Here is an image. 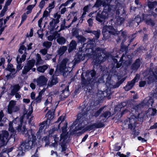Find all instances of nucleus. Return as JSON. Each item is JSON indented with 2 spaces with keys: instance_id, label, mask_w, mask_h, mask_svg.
I'll list each match as a JSON object with an SVG mask.
<instances>
[{
  "instance_id": "obj_53",
  "label": "nucleus",
  "mask_w": 157,
  "mask_h": 157,
  "mask_svg": "<svg viewBox=\"0 0 157 157\" xmlns=\"http://www.w3.org/2000/svg\"><path fill=\"white\" fill-rule=\"evenodd\" d=\"M68 60L69 59L67 58H64L62 60L61 63L65 66H66L67 64V62L68 61Z\"/></svg>"
},
{
  "instance_id": "obj_37",
  "label": "nucleus",
  "mask_w": 157,
  "mask_h": 157,
  "mask_svg": "<svg viewBox=\"0 0 157 157\" xmlns=\"http://www.w3.org/2000/svg\"><path fill=\"white\" fill-rule=\"evenodd\" d=\"M102 1L101 0H97L94 5V7L98 8L102 5Z\"/></svg>"
},
{
  "instance_id": "obj_64",
  "label": "nucleus",
  "mask_w": 157,
  "mask_h": 157,
  "mask_svg": "<svg viewBox=\"0 0 157 157\" xmlns=\"http://www.w3.org/2000/svg\"><path fill=\"white\" fill-rule=\"evenodd\" d=\"M112 64L113 66H114L115 64L118 62V61L117 59L113 57L112 58Z\"/></svg>"
},
{
  "instance_id": "obj_35",
  "label": "nucleus",
  "mask_w": 157,
  "mask_h": 157,
  "mask_svg": "<svg viewBox=\"0 0 157 157\" xmlns=\"http://www.w3.org/2000/svg\"><path fill=\"white\" fill-rule=\"evenodd\" d=\"M67 138V136L66 133H62L60 136V140H62V142H64Z\"/></svg>"
},
{
  "instance_id": "obj_44",
  "label": "nucleus",
  "mask_w": 157,
  "mask_h": 157,
  "mask_svg": "<svg viewBox=\"0 0 157 157\" xmlns=\"http://www.w3.org/2000/svg\"><path fill=\"white\" fill-rule=\"evenodd\" d=\"M79 29H75V30H73L72 31V35L75 36L76 38L79 36Z\"/></svg>"
},
{
  "instance_id": "obj_47",
  "label": "nucleus",
  "mask_w": 157,
  "mask_h": 157,
  "mask_svg": "<svg viewBox=\"0 0 157 157\" xmlns=\"http://www.w3.org/2000/svg\"><path fill=\"white\" fill-rule=\"evenodd\" d=\"M122 108V107L120 104L115 107V111L116 112L120 111Z\"/></svg>"
},
{
  "instance_id": "obj_10",
  "label": "nucleus",
  "mask_w": 157,
  "mask_h": 157,
  "mask_svg": "<svg viewBox=\"0 0 157 157\" xmlns=\"http://www.w3.org/2000/svg\"><path fill=\"white\" fill-rule=\"evenodd\" d=\"M16 103L13 100L10 101L8 106L7 111L9 114H11L13 112H16L18 111L20 109L19 107L15 105Z\"/></svg>"
},
{
  "instance_id": "obj_41",
  "label": "nucleus",
  "mask_w": 157,
  "mask_h": 157,
  "mask_svg": "<svg viewBox=\"0 0 157 157\" xmlns=\"http://www.w3.org/2000/svg\"><path fill=\"white\" fill-rule=\"evenodd\" d=\"M62 152L65 151L67 149V146L66 143L62 142L61 145Z\"/></svg>"
},
{
  "instance_id": "obj_49",
  "label": "nucleus",
  "mask_w": 157,
  "mask_h": 157,
  "mask_svg": "<svg viewBox=\"0 0 157 157\" xmlns=\"http://www.w3.org/2000/svg\"><path fill=\"white\" fill-rule=\"evenodd\" d=\"M128 49V48L127 46L124 45V43L122 44H121V46L120 50L122 52L126 51Z\"/></svg>"
},
{
  "instance_id": "obj_34",
  "label": "nucleus",
  "mask_w": 157,
  "mask_h": 157,
  "mask_svg": "<svg viewBox=\"0 0 157 157\" xmlns=\"http://www.w3.org/2000/svg\"><path fill=\"white\" fill-rule=\"evenodd\" d=\"M67 122L66 121L64 123V125L61 128L62 133H66L67 132Z\"/></svg>"
},
{
  "instance_id": "obj_31",
  "label": "nucleus",
  "mask_w": 157,
  "mask_h": 157,
  "mask_svg": "<svg viewBox=\"0 0 157 157\" xmlns=\"http://www.w3.org/2000/svg\"><path fill=\"white\" fill-rule=\"evenodd\" d=\"M78 42L81 43V44L84 43V42L86 41V38L81 35H79L76 38Z\"/></svg>"
},
{
  "instance_id": "obj_1",
  "label": "nucleus",
  "mask_w": 157,
  "mask_h": 157,
  "mask_svg": "<svg viewBox=\"0 0 157 157\" xmlns=\"http://www.w3.org/2000/svg\"><path fill=\"white\" fill-rule=\"evenodd\" d=\"M96 72L94 69L87 70L86 72H82L81 75V83L83 86L87 87L86 91L92 93V90L98 83L96 77Z\"/></svg>"
},
{
  "instance_id": "obj_17",
  "label": "nucleus",
  "mask_w": 157,
  "mask_h": 157,
  "mask_svg": "<svg viewBox=\"0 0 157 157\" xmlns=\"http://www.w3.org/2000/svg\"><path fill=\"white\" fill-rule=\"evenodd\" d=\"M135 82L133 80L128 81L126 86L124 87V88L126 91H128L131 90L135 85Z\"/></svg>"
},
{
  "instance_id": "obj_36",
  "label": "nucleus",
  "mask_w": 157,
  "mask_h": 157,
  "mask_svg": "<svg viewBox=\"0 0 157 157\" xmlns=\"http://www.w3.org/2000/svg\"><path fill=\"white\" fill-rule=\"evenodd\" d=\"M66 68V66H65L62 64H60L59 67V70L60 72H65Z\"/></svg>"
},
{
  "instance_id": "obj_14",
  "label": "nucleus",
  "mask_w": 157,
  "mask_h": 157,
  "mask_svg": "<svg viewBox=\"0 0 157 157\" xmlns=\"http://www.w3.org/2000/svg\"><path fill=\"white\" fill-rule=\"evenodd\" d=\"M48 80L44 75H41L37 79L36 82L37 85L41 87L46 85Z\"/></svg>"
},
{
  "instance_id": "obj_9",
  "label": "nucleus",
  "mask_w": 157,
  "mask_h": 157,
  "mask_svg": "<svg viewBox=\"0 0 157 157\" xmlns=\"http://www.w3.org/2000/svg\"><path fill=\"white\" fill-rule=\"evenodd\" d=\"M151 15L144 14L142 15V19L146 25L153 27L155 25V23Z\"/></svg>"
},
{
  "instance_id": "obj_16",
  "label": "nucleus",
  "mask_w": 157,
  "mask_h": 157,
  "mask_svg": "<svg viewBox=\"0 0 157 157\" xmlns=\"http://www.w3.org/2000/svg\"><path fill=\"white\" fill-rule=\"evenodd\" d=\"M77 45L76 42L75 40H72L69 45L68 49V52L70 53L74 50H75L76 48Z\"/></svg>"
},
{
  "instance_id": "obj_63",
  "label": "nucleus",
  "mask_w": 157,
  "mask_h": 157,
  "mask_svg": "<svg viewBox=\"0 0 157 157\" xmlns=\"http://www.w3.org/2000/svg\"><path fill=\"white\" fill-rule=\"evenodd\" d=\"M146 84V82L145 81H141L139 82V86L140 87H144Z\"/></svg>"
},
{
  "instance_id": "obj_8",
  "label": "nucleus",
  "mask_w": 157,
  "mask_h": 157,
  "mask_svg": "<svg viewBox=\"0 0 157 157\" xmlns=\"http://www.w3.org/2000/svg\"><path fill=\"white\" fill-rule=\"evenodd\" d=\"M61 15L60 14H58L57 13H56L54 15V17L55 18H56V19H54L52 18V21L49 23L51 31H53L55 29L56 30L59 27L58 26H57V27L55 28V27L56 26L57 24L59 22V19Z\"/></svg>"
},
{
  "instance_id": "obj_12",
  "label": "nucleus",
  "mask_w": 157,
  "mask_h": 157,
  "mask_svg": "<svg viewBox=\"0 0 157 157\" xmlns=\"http://www.w3.org/2000/svg\"><path fill=\"white\" fill-rule=\"evenodd\" d=\"M104 126L105 124L103 123L99 122L98 123H94L88 125L86 127L88 131H90L91 130L94 131L96 128H101Z\"/></svg>"
},
{
  "instance_id": "obj_4",
  "label": "nucleus",
  "mask_w": 157,
  "mask_h": 157,
  "mask_svg": "<svg viewBox=\"0 0 157 157\" xmlns=\"http://www.w3.org/2000/svg\"><path fill=\"white\" fill-rule=\"evenodd\" d=\"M120 31H118L117 29H115L111 25L104 26L102 30L103 40H107L111 38L112 36L118 35Z\"/></svg>"
},
{
  "instance_id": "obj_32",
  "label": "nucleus",
  "mask_w": 157,
  "mask_h": 157,
  "mask_svg": "<svg viewBox=\"0 0 157 157\" xmlns=\"http://www.w3.org/2000/svg\"><path fill=\"white\" fill-rule=\"evenodd\" d=\"M37 60L36 62V65H37L42 64L43 63V60L41 59L40 55L37 53Z\"/></svg>"
},
{
  "instance_id": "obj_15",
  "label": "nucleus",
  "mask_w": 157,
  "mask_h": 157,
  "mask_svg": "<svg viewBox=\"0 0 157 157\" xmlns=\"http://www.w3.org/2000/svg\"><path fill=\"white\" fill-rule=\"evenodd\" d=\"M120 31V33L121 32V35L120 36H118L117 41L118 42H120V41L121 40L122 38H123V39L122 40L121 42V44H122L123 43H124L126 40V38L127 37V32L125 30L122 31V30H121Z\"/></svg>"
},
{
  "instance_id": "obj_40",
  "label": "nucleus",
  "mask_w": 157,
  "mask_h": 157,
  "mask_svg": "<svg viewBox=\"0 0 157 157\" xmlns=\"http://www.w3.org/2000/svg\"><path fill=\"white\" fill-rule=\"evenodd\" d=\"M65 119V116H60L58 118L56 122V123H59L61 121L60 123L59 124L60 125L63 121H64Z\"/></svg>"
},
{
  "instance_id": "obj_23",
  "label": "nucleus",
  "mask_w": 157,
  "mask_h": 157,
  "mask_svg": "<svg viewBox=\"0 0 157 157\" xmlns=\"http://www.w3.org/2000/svg\"><path fill=\"white\" fill-rule=\"evenodd\" d=\"M125 79L126 78H122L120 80L118 79V82H117L115 84L113 85V88H116L120 86L124 82Z\"/></svg>"
},
{
  "instance_id": "obj_57",
  "label": "nucleus",
  "mask_w": 157,
  "mask_h": 157,
  "mask_svg": "<svg viewBox=\"0 0 157 157\" xmlns=\"http://www.w3.org/2000/svg\"><path fill=\"white\" fill-rule=\"evenodd\" d=\"M26 55L25 54H23L21 57V58H20L19 59V61H21L22 63L23 62H24L26 59Z\"/></svg>"
},
{
  "instance_id": "obj_26",
  "label": "nucleus",
  "mask_w": 157,
  "mask_h": 157,
  "mask_svg": "<svg viewBox=\"0 0 157 157\" xmlns=\"http://www.w3.org/2000/svg\"><path fill=\"white\" fill-rule=\"evenodd\" d=\"M48 68L47 65H43L42 66H39L37 68V70L39 72L44 73Z\"/></svg>"
},
{
  "instance_id": "obj_62",
  "label": "nucleus",
  "mask_w": 157,
  "mask_h": 157,
  "mask_svg": "<svg viewBox=\"0 0 157 157\" xmlns=\"http://www.w3.org/2000/svg\"><path fill=\"white\" fill-rule=\"evenodd\" d=\"M35 6V5H29L27 6L26 9L27 10L32 11V9Z\"/></svg>"
},
{
  "instance_id": "obj_60",
  "label": "nucleus",
  "mask_w": 157,
  "mask_h": 157,
  "mask_svg": "<svg viewBox=\"0 0 157 157\" xmlns=\"http://www.w3.org/2000/svg\"><path fill=\"white\" fill-rule=\"evenodd\" d=\"M42 99V96H40L39 95L36 97L35 100L36 102L37 103H39L40 102Z\"/></svg>"
},
{
  "instance_id": "obj_29",
  "label": "nucleus",
  "mask_w": 157,
  "mask_h": 157,
  "mask_svg": "<svg viewBox=\"0 0 157 157\" xmlns=\"http://www.w3.org/2000/svg\"><path fill=\"white\" fill-rule=\"evenodd\" d=\"M111 116V112L109 111H106L101 114L100 117L105 118H108Z\"/></svg>"
},
{
  "instance_id": "obj_20",
  "label": "nucleus",
  "mask_w": 157,
  "mask_h": 157,
  "mask_svg": "<svg viewBox=\"0 0 157 157\" xmlns=\"http://www.w3.org/2000/svg\"><path fill=\"white\" fill-rule=\"evenodd\" d=\"M67 49V46H63L60 47L57 51L58 54L60 56H62L63 54Z\"/></svg>"
},
{
  "instance_id": "obj_38",
  "label": "nucleus",
  "mask_w": 157,
  "mask_h": 157,
  "mask_svg": "<svg viewBox=\"0 0 157 157\" xmlns=\"http://www.w3.org/2000/svg\"><path fill=\"white\" fill-rule=\"evenodd\" d=\"M60 124H59L58 127H54L53 128L51 129L50 130V134H52L55 131H58L59 130H60Z\"/></svg>"
},
{
  "instance_id": "obj_13",
  "label": "nucleus",
  "mask_w": 157,
  "mask_h": 157,
  "mask_svg": "<svg viewBox=\"0 0 157 157\" xmlns=\"http://www.w3.org/2000/svg\"><path fill=\"white\" fill-rule=\"evenodd\" d=\"M30 141H25L21 143L19 147V149L22 151V153L24 154V153L23 151H28L29 148H30L29 142Z\"/></svg>"
},
{
  "instance_id": "obj_61",
  "label": "nucleus",
  "mask_w": 157,
  "mask_h": 157,
  "mask_svg": "<svg viewBox=\"0 0 157 157\" xmlns=\"http://www.w3.org/2000/svg\"><path fill=\"white\" fill-rule=\"evenodd\" d=\"M23 121V120L22 119H21L20 120L21 124H20L18 126L17 128V129L19 132L21 131L22 129V123Z\"/></svg>"
},
{
  "instance_id": "obj_50",
  "label": "nucleus",
  "mask_w": 157,
  "mask_h": 157,
  "mask_svg": "<svg viewBox=\"0 0 157 157\" xmlns=\"http://www.w3.org/2000/svg\"><path fill=\"white\" fill-rule=\"evenodd\" d=\"M117 21L118 24L121 25L123 23L124 19L123 17H120L117 19Z\"/></svg>"
},
{
  "instance_id": "obj_51",
  "label": "nucleus",
  "mask_w": 157,
  "mask_h": 157,
  "mask_svg": "<svg viewBox=\"0 0 157 157\" xmlns=\"http://www.w3.org/2000/svg\"><path fill=\"white\" fill-rule=\"evenodd\" d=\"M40 52L41 54L43 55H46L48 52V49L45 48L42 49L40 50Z\"/></svg>"
},
{
  "instance_id": "obj_6",
  "label": "nucleus",
  "mask_w": 157,
  "mask_h": 157,
  "mask_svg": "<svg viewBox=\"0 0 157 157\" xmlns=\"http://www.w3.org/2000/svg\"><path fill=\"white\" fill-rule=\"evenodd\" d=\"M95 54L94 56L93 61L94 62V65L98 66L103 61L102 60L104 57L102 56V55L104 54V52L100 48H97Z\"/></svg>"
},
{
  "instance_id": "obj_5",
  "label": "nucleus",
  "mask_w": 157,
  "mask_h": 157,
  "mask_svg": "<svg viewBox=\"0 0 157 157\" xmlns=\"http://www.w3.org/2000/svg\"><path fill=\"white\" fill-rule=\"evenodd\" d=\"M111 10V8L108 7L107 9H104L101 13L99 12H98L96 16V20L100 23H104L105 19L108 18L109 13Z\"/></svg>"
},
{
  "instance_id": "obj_42",
  "label": "nucleus",
  "mask_w": 157,
  "mask_h": 157,
  "mask_svg": "<svg viewBox=\"0 0 157 157\" xmlns=\"http://www.w3.org/2000/svg\"><path fill=\"white\" fill-rule=\"evenodd\" d=\"M118 143H117L115 144L113 147V150L114 151H117L118 152L121 150V146H118Z\"/></svg>"
},
{
  "instance_id": "obj_58",
  "label": "nucleus",
  "mask_w": 157,
  "mask_h": 157,
  "mask_svg": "<svg viewBox=\"0 0 157 157\" xmlns=\"http://www.w3.org/2000/svg\"><path fill=\"white\" fill-rule=\"evenodd\" d=\"M55 39V35H49L48 37V40L50 41H52L54 39Z\"/></svg>"
},
{
  "instance_id": "obj_43",
  "label": "nucleus",
  "mask_w": 157,
  "mask_h": 157,
  "mask_svg": "<svg viewBox=\"0 0 157 157\" xmlns=\"http://www.w3.org/2000/svg\"><path fill=\"white\" fill-rule=\"evenodd\" d=\"M141 105L140 104L136 105H135L133 106L132 109L135 110V112H138V111L140 109V107Z\"/></svg>"
},
{
  "instance_id": "obj_48",
  "label": "nucleus",
  "mask_w": 157,
  "mask_h": 157,
  "mask_svg": "<svg viewBox=\"0 0 157 157\" xmlns=\"http://www.w3.org/2000/svg\"><path fill=\"white\" fill-rule=\"evenodd\" d=\"M140 75L138 74H137L134 78L132 80H133V81H134L136 83L138 81L140 78Z\"/></svg>"
},
{
  "instance_id": "obj_39",
  "label": "nucleus",
  "mask_w": 157,
  "mask_h": 157,
  "mask_svg": "<svg viewBox=\"0 0 157 157\" xmlns=\"http://www.w3.org/2000/svg\"><path fill=\"white\" fill-rule=\"evenodd\" d=\"M128 121L129 122V123L136 125V120L134 118H128L126 119V122H128Z\"/></svg>"
},
{
  "instance_id": "obj_24",
  "label": "nucleus",
  "mask_w": 157,
  "mask_h": 157,
  "mask_svg": "<svg viewBox=\"0 0 157 157\" xmlns=\"http://www.w3.org/2000/svg\"><path fill=\"white\" fill-rule=\"evenodd\" d=\"M105 107V106H104L101 107L98 110L94 113L93 114V116L95 117H98L101 113L103 111Z\"/></svg>"
},
{
  "instance_id": "obj_33",
  "label": "nucleus",
  "mask_w": 157,
  "mask_h": 157,
  "mask_svg": "<svg viewBox=\"0 0 157 157\" xmlns=\"http://www.w3.org/2000/svg\"><path fill=\"white\" fill-rule=\"evenodd\" d=\"M52 43L51 42L48 41H44L43 43V46L45 47L46 49H48L50 48L52 45Z\"/></svg>"
},
{
  "instance_id": "obj_18",
  "label": "nucleus",
  "mask_w": 157,
  "mask_h": 157,
  "mask_svg": "<svg viewBox=\"0 0 157 157\" xmlns=\"http://www.w3.org/2000/svg\"><path fill=\"white\" fill-rule=\"evenodd\" d=\"M140 61L139 59H136L135 62L132 64L131 67L133 70H137L140 67Z\"/></svg>"
},
{
  "instance_id": "obj_19",
  "label": "nucleus",
  "mask_w": 157,
  "mask_h": 157,
  "mask_svg": "<svg viewBox=\"0 0 157 157\" xmlns=\"http://www.w3.org/2000/svg\"><path fill=\"white\" fill-rule=\"evenodd\" d=\"M157 5V2L155 1L154 2H151L148 1L147 3V6L148 7L150 10H152Z\"/></svg>"
},
{
  "instance_id": "obj_59",
  "label": "nucleus",
  "mask_w": 157,
  "mask_h": 157,
  "mask_svg": "<svg viewBox=\"0 0 157 157\" xmlns=\"http://www.w3.org/2000/svg\"><path fill=\"white\" fill-rule=\"evenodd\" d=\"M87 22L89 26L90 27H91L93 24V19L91 18H90L87 20Z\"/></svg>"
},
{
  "instance_id": "obj_30",
  "label": "nucleus",
  "mask_w": 157,
  "mask_h": 157,
  "mask_svg": "<svg viewBox=\"0 0 157 157\" xmlns=\"http://www.w3.org/2000/svg\"><path fill=\"white\" fill-rule=\"evenodd\" d=\"M66 21L65 19H64L62 22V23L60 25V29L58 31V32H59L60 31L64 30L66 28H68L70 26V25H69L68 26H65Z\"/></svg>"
},
{
  "instance_id": "obj_45",
  "label": "nucleus",
  "mask_w": 157,
  "mask_h": 157,
  "mask_svg": "<svg viewBox=\"0 0 157 157\" xmlns=\"http://www.w3.org/2000/svg\"><path fill=\"white\" fill-rule=\"evenodd\" d=\"M7 7L5 6L4 7L3 9L1 11V12L0 14V17H1L4 15L5 13L6 12V11L7 10Z\"/></svg>"
},
{
  "instance_id": "obj_52",
  "label": "nucleus",
  "mask_w": 157,
  "mask_h": 157,
  "mask_svg": "<svg viewBox=\"0 0 157 157\" xmlns=\"http://www.w3.org/2000/svg\"><path fill=\"white\" fill-rule=\"evenodd\" d=\"M45 4V2L44 0H42L40 2L39 7L40 9H42L43 8Z\"/></svg>"
},
{
  "instance_id": "obj_25",
  "label": "nucleus",
  "mask_w": 157,
  "mask_h": 157,
  "mask_svg": "<svg viewBox=\"0 0 157 157\" xmlns=\"http://www.w3.org/2000/svg\"><path fill=\"white\" fill-rule=\"evenodd\" d=\"M20 86L19 84H16L14 85L13 89L11 90V93L12 95H14L20 89Z\"/></svg>"
},
{
  "instance_id": "obj_55",
  "label": "nucleus",
  "mask_w": 157,
  "mask_h": 157,
  "mask_svg": "<svg viewBox=\"0 0 157 157\" xmlns=\"http://www.w3.org/2000/svg\"><path fill=\"white\" fill-rule=\"evenodd\" d=\"M116 156H118L119 157H126L125 155L123 153H121L120 151H118L117 152L115 155Z\"/></svg>"
},
{
  "instance_id": "obj_21",
  "label": "nucleus",
  "mask_w": 157,
  "mask_h": 157,
  "mask_svg": "<svg viewBox=\"0 0 157 157\" xmlns=\"http://www.w3.org/2000/svg\"><path fill=\"white\" fill-rule=\"evenodd\" d=\"M19 56L18 55L17 57L16 60L17 63V65L16 67V72L19 71L20 70H21L23 66L22 65V62L21 61H19Z\"/></svg>"
},
{
  "instance_id": "obj_56",
  "label": "nucleus",
  "mask_w": 157,
  "mask_h": 157,
  "mask_svg": "<svg viewBox=\"0 0 157 157\" xmlns=\"http://www.w3.org/2000/svg\"><path fill=\"white\" fill-rule=\"evenodd\" d=\"M49 15V13L48 12V11L45 10L44 11L43 13L42 17L44 18L45 17H47Z\"/></svg>"
},
{
  "instance_id": "obj_2",
  "label": "nucleus",
  "mask_w": 157,
  "mask_h": 157,
  "mask_svg": "<svg viewBox=\"0 0 157 157\" xmlns=\"http://www.w3.org/2000/svg\"><path fill=\"white\" fill-rule=\"evenodd\" d=\"M94 52L93 44L88 43L86 48L83 47L79 48L78 52L75 56V62L78 63L83 60L86 56L90 57Z\"/></svg>"
},
{
  "instance_id": "obj_3",
  "label": "nucleus",
  "mask_w": 157,
  "mask_h": 157,
  "mask_svg": "<svg viewBox=\"0 0 157 157\" xmlns=\"http://www.w3.org/2000/svg\"><path fill=\"white\" fill-rule=\"evenodd\" d=\"M86 107L84 105V107L81 109V112L78 113L77 116V118L75 122L73 123V124L75 125L78 124L77 126H76L75 128L76 130L78 131L81 130V132L83 134L87 131H88L86 127L84 128L83 126H82V124H84L86 123L87 119L86 117L87 113V111H85Z\"/></svg>"
},
{
  "instance_id": "obj_28",
  "label": "nucleus",
  "mask_w": 157,
  "mask_h": 157,
  "mask_svg": "<svg viewBox=\"0 0 157 157\" xmlns=\"http://www.w3.org/2000/svg\"><path fill=\"white\" fill-rule=\"evenodd\" d=\"M157 110L155 109L149 108L148 109L147 113L149 115L154 116L156 113Z\"/></svg>"
},
{
  "instance_id": "obj_27",
  "label": "nucleus",
  "mask_w": 157,
  "mask_h": 157,
  "mask_svg": "<svg viewBox=\"0 0 157 157\" xmlns=\"http://www.w3.org/2000/svg\"><path fill=\"white\" fill-rule=\"evenodd\" d=\"M66 41V39L63 36L59 37L57 39V42L60 45H63Z\"/></svg>"
},
{
  "instance_id": "obj_7",
  "label": "nucleus",
  "mask_w": 157,
  "mask_h": 157,
  "mask_svg": "<svg viewBox=\"0 0 157 157\" xmlns=\"http://www.w3.org/2000/svg\"><path fill=\"white\" fill-rule=\"evenodd\" d=\"M36 63V61L34 59H32L28 60L26 65H25L22 72V74L26 75L30 70L32 67H33Z\"/></svg>"
},
{
  "instance_id": "obj_22",
  "label": "nucleus",
  "mask_w": 157,
  "mask_h": 157,
  "mask_svg": "<svg viewBox=\"0 0 157 157\" xmlns=\"http://www.w3.org/2000/svg\"><path fill=\"white\" fill-rule=\"evenodd\" d=\"M50 82V85L52 86L56 85L58 82V78L56 75H53L52 77Z\"/></svg>"
},
{
  "instance_id": "obj_54",
  "label": "nucleus",
  "mask_w": 157,
  "mask_h": 157,
  "mask_svg": "<svg viewBox=\"0 0 157 157\" xmlns=\"http://www.w3.org/2000/svg\"><path fill=\"white\" fill-rule=\"evenodd\" d=\"M136 124L129 123L128 124V128L131 130H133L135 129V127H136Z\"/></svg>"
},
{
  "instance_id": "obj_46",
  "label": "nucleus",
  "mask_w": 157,
  "mask_h": 157,
  "mask_svg": "<svg viewBox=\"0 0 157 157\" xmlns=\"http://www.w3.org/2000/svg\"><path fill=\"white\" fill-rule=\"evenodd\" d=\"M92 33L95 35L96 39H98L99 37L100 33L98 31H93Z\"/></svg>"
},
{
  "instance_id": "obj_11",
  "label": "nucleus",
  "mask_w": 157,
  "mask_h": 157,
  "mask_svg": "<svg viewBox=\"0 0 157 157\" xmlns=\"http://www.w3.org/2000/svg\"><path fill=\"white\" fill-rule=\"evenodd\" d=\"M9 136L8 132L6 130L3 131L2 134H0V144L1 146L6 144V141L7 140Z\"/></svg>"
}]
</instances>
